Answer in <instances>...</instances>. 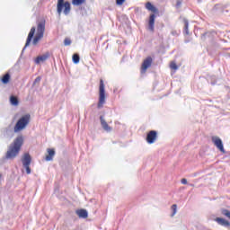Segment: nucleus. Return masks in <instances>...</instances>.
Listing matches in <instances>:
<instances>
[{
	"label": "nucleus",
	"mask_w": 230,
	"mask_h": 230,
	"mask_svg": "<svg viewBox=\"0 0 230 230\" xmlns=\"http://www.w3.org/2000/svg\"><path fill=\"white\" fill-rule=\"evenodd\" d=\"M23 142L24 139L22 137H16L9 146V148L5 154V159H15V157L19 155V152H21V146H22Z\"/></svg>",
	"instance_id": "1"
},
{
	"label": "nucleus",
	"mask_w": 230,
	"mask_h": 230,
	"mask_svg": "<svg viewBox=\"0 0 230 230\" xmlns=\"http://www.w3.org/2000/svg\"><path fill=\"white\" fill-rule=\"evenodd\" d=\"M44 31H46V20L42 19L37 24V33L32 41L34 46H37L40 39L44 37Z\"/></svg>",
	"instance_id": "2"
},
{
	"label": "nucleus",
	"mask_w": 230,
	"mask_h": 230,
	"mask_svg": "<svg viewBox=\"0 0 230 230\" xmlns=\"http://www.w3.org/2000/svg\"><path fill=\"white\" fill-rule=\"evenodd\" d=\"M57 12L58 15H61L62 12L64 15H68L71 13V3L69 1L58 0Z\"/></svg>",
	"instance_id": "3"
},
{
	"label": "nucleus",
	"mask_w": 230,
	"mask_h": 230,
	"mask_svg": "<svg viewBox=\"0 0 230 230\" xmlns=\"http://www.w3.org/2000/svg\"><path fill=\"white\" fill-rule=\"evenodd\" d=\"M31 116L30 114H26L19 119L14 126V132H21V130H24L26 127L30 124Z\"/></svg>",
	"instance_id": "4"
},
{
	"label": "nucleus",
	"mask_w": 230,
	"mask_h": 230,
	"mask_svg": "<svg viewBox=\"0 0 230 230\" xmlns=\"http://www.w3.org/2000/svg\"><path fill=\"white\" fill-rule=\"evenodd\" d=\"M103 105H105V84L103 83V79H101L99 85V102L97 107L98 109H102Z\"/></svg>",
	"instance_id": "5"
},
{
	"label": "nucleus",
	"mask_w": 230,
	"mask_h": 230,
	"mask_svg": "<svg viewBox=\"0 0 230 230\" xmlns=\"http://www.w3.org/2000/svg\"><path fill=\"white\" fill-rule=\"evenodd\" d=\"M212 143L217 146V150L219 152H222V154H226V149L224 148V143H222V139L218 137H212Z\"/></svg>",
	"instance_id": "6"
},
{
	"label": "nucleus",
	"mask_w": 230,
	"mask_h": 230,
	"mask_svg": "<svg viewBox=\"0 0 230 230\" xmlns=\"http://www.w3.org/2000/svg\"><path fill=\"white\" fill-rule=\"evenodd\" d=\"M157 139V131L155 130H151L147 133L146 136V142L149 145H152L154 143H155V140Z\"/></svg>",
	"instance_id": "7"
},
{
	"label": "nucleus",
	"mask_w": 230,
	"mask_h": 230,
	"mask_svg": "<svg viewBox=\"0 0 230 230\" xmlns=\"http://www.w3.org/2000/svg\"><path fill=\"white\" fill-rule=\"evenodd\" d=\"M150 66H152V57H147L142 64V73H146V70L148 67H150Z\"/></svg>",
	"instance_id": "8"
},
{
	"label": "nucleus",
	"mask_w": 230,
	"mask_h": 230,
	"mask_svg": "<svg viewBox=\"0 0 230 230\" xmlns=\"http://www.w3.org/2000/svg\"><path fill=\"white\" fill-rule=\"evenodd\" d=\"M100 121H101L102 128H103V130H105V132L112 131V128H111V126H109V124L107 123V121L105 120L103 116L100 117Z\"/></svg>",
	"instance_id": "9"
},
{
	"label": "nucleus",
	"mask_w": 230,
	"mask_h": 230,
	"mask_svg": "<svg viewBox=\"0 0 230 230\" xmlns=\"http://www.w3.org/2000/svg\"><path fill=\"white\" fill-rule=\"evenodd\" d=\"M35 31H36V28L32 27L29 32L25 46L23 48V49H26V48H28V46H30V42H31V39H33V36L35 35Z\"/></svg>",
	"instance_id": "10"
},
{
	"label": "nucleus",
	"mask_w": 230,
	"mask_h": 230,
	"mask_svg": "<svg viewBox=\"0 0 230 230\" xmlns=\"http://www.w3.org/2000/svg\"><path fill=\"white\" fill-rule=\"evenodd\" d=\"M22 166H28L31 164V156L30 155V154L25 153L23 155V156L22 157Z\"/></svg>",
	"instance_id": "11"
},
{
	"label": "nucleus",
	"mask_w": 230,
	"mask_h": 230,
	"mask_svg": "<svg viewBox=\"0 0 230 230\" xmlns=\"http://www.w3.org/2000/svg\"><path fill=\"white\" fill-rule=\"evenodd\" d=\"M155 25V14H151L149 16V22H148V29L150 31H154Z\"/></svg>",
	"instance_id": "12"
},
{
	"label": "nucleus",
	"mask_w": 230,
	"mask_h": 230,
	"mask_svg": "<svg viewBox=\"0 0 230 230\" xmlns=\"http://www.w3.org/2000/svg\"><path fill=\"white\" fill-rule=\"evenodd\" d=\"M75 213L79 218H87V217H89V213L84 208L76 210Z\"/></svg>",
	"instance_id": "13"
},
{
	"label": "nucleus",
	"mask_w": 230,
	"mask_h": 230,
	"mask_svg": "<svg viewBox=\"0 0 230 230\" xmlns=\"http://www.w3.org/2000/svg\"><path fill=\"white\" fill-rule=\"evenodd\" d=\"M215 220L217 222L219 226H223V227H229L230 226L229 221L226 220L225 218L217 217Z\"/></svg>",
	"instance_id": "14"
},
{
	"label": "nucleus",
	"mask_w": 230,
	"mask_h": 230,
	"mask_svg": "<svg viewBox=\"0 0 230 230\" xmlns=\"http://www.w3.org/2000/svg\"><path fill=\"white\" fill-rule=\"evenodd\" d=\"M47 152L49 155L45 157V160L53 161V157H55V149L48 148Z\"/></svg>",
	"instance_id": "15"
},
{
	"label": "nucleus",
	"mask_w": 230,
	"mask_h": 230,
	"mask_svg": "<svg viewBox=\"0 0 230 230\" xmlns=\"http://www.w3.org/2000/svg\"><path fill=\"white\" fill-rule=\"evenodd\" d=\"M49 58V54H44V55L39 56L35 59V64H40V62H46V60H48Z\"/></svg>",
	"instance_id": "16"
},
{
	"label": "nucleus",
	"mask_w": 230,
	"mask_h": 230,
	"mask_svg": "<svg viewBox=\"0 0 230 230\" xmlns=\"http://www.w3.org/2000/svg\"><path fill=\"white\" fill-rule=\"evenodd\" d=\"M183 24H184V30H183V33H185V35H190V22H188V19L183 18Z\"/></svg>",
	"instance_id": "17"
},
{
	"label": "nucleus",
	"mask_w": 230,
	"mask_h": 230,
	"mask_svg": "<svg viewBox=\"0 0 230 230\" xmlns=\"http://www.w3.org/2000/svg\"><path fill=\"white\" fill-rule=\"evenodd\" d=\"M146 10H149V12H153L154 13H157V8H155V6H154V4H152V3L147 2L146 4Z\"/></svg>",
	"instance_id": "18"
},
{
	"label": "nucleus",
	"mask_w": 230,
	"mask_h": 230,
	"mask_svg": "<svg viewBox=\"0 0 230 230\" xmlns=\"http://www.w3.org/2000/svg\"><path fill=\"white\" fill-rule=\"evenodd\" d=\"M10 103L11 105H14V107H17V105H19V99H17L16 96L12 95L10 97Z\"/></svg>",
	"instance_id": "19"
},
{
	"label": "nucleus",
	"mask_w": 230,
	"mask_h": 230,
	"mask_svg": "<svg viewBox=\"0 0 230 230\" xmlns=\"http://www.w3.org/2000/svg\"><path fill=\"white\" fill-rule=\"evenodd\" d=\"M87 0H72V4L74 6H81V4H84Z\"/></svg>",
	"instance_id": "20"
},
{
	"label": "nucleus",
	"mask_w": 230,
	"mask_h": 230,
	"mask_svg": "<svg viewBox=\"0 0 230 230\" xmlns=\"http://www.w3.org/2000/svg\"><path fill=\"white\" fill-rule=\"evenodd\" d=\"M10 82V74L6 73L5 75H4V76L2 77V83L6 84Z\"/></svg>",
	"instance_id": "21"
},
{
	"label": "nucleus",
	"mask_w": 230,
	"mask_h": 230,
	"mask_svg": "<svg viewBox=\"0 0 230 230\" xmlns=\"http://www.w3.org/2000/svg\"><path fill=\"white\" fill-rule=\"evenodd\" d=\"M171 209L172 211V213L171 214V217H175V215H177V204H173L171 207Z\"/></svg>",
	"instance_id": "22"
},
{
	"label": "nucleus",
	"mask_w": 230,
	"mask_h": 230,
	"mask_svg": "<svg viewBox=\"0 0 230 230\" xmlns=\"http://www.w3.org/2000/svg\"><path fill=\"white\" fill-rule=\"evenodd\" d=\"M73 62H74V64H78V62H80V55L74 54L73 55Z\"/></svg>",
	"instance_id": "23"
},
{
	"label": "nucleus",
	"mask_w": 230,
	"mask_h": 230,
	"mask_svg": "<svg viewBox=\"0 0 230 230\" xmlns=\"http://www.w3.org/2000/svg\"><path fill=\"white\" fill-rule=\"evenodd\" d=\"M170 67H171V69H173L174 71H177V69H179V66H177V64L173 61L171 62Z\"/></svg>",
	"instance_id": "24"
},
{
	"label": "nucleus",
	"mask_w": 230,
	"mask_h": 230,
	"mask_svg": "<svg viewBox=\"0 0 230 230\" xmlns=\"http://www.w3.org/2000/svg\"><path fill=\"white\" fill-rule=\"evenodd\" d=\"M222 215H224L225 217H226L227 218L230 219V211L227 209H223L222 210Z\"/></svg>",
	"instance_id": "25"
},
{
	"label": "nucleus",
	"mask_w": 230,
	"mask_h": 230,
	"mask_svg": "<svg viewBox=\"0 0 230 230\" xmlns=\"http://www.w3.org/2000/svg\"><path fill=\"white\" fill-rule=\"evenodd\" d=\"M23 168H25L27 175L31 173V168H30V165H23Z\"/></svg>",
	"instance_id": "26"
},
{
	"label": "nucleus",
	"mask_w": 230,
	"mask_h": 230,
	"mask_svg": "<svg viewBox=\"0 0 230 230\" xmlns=\"http://www.w3.org/2000/svg\"><path fill=\"white\" fill-rule=\"evenodd\" d=\"M64 44L65 46H71V40L68 38L65 39Z\"/></svg>",
	"instance_id": "27"
},
{
	"label": "nucleus",
	"mask_w": 230,
	"mask_h": 230,
	"mask_svg": "<svg viewBox=\"0 0 230 230\" xmlns=\"http://www.w3.org/2000/svg\"><path fill=\"white\" fill-rule=\"evenodd\" d=\"M125 3V0H116V4H118L119 6H121V4H123Z\"/></svg>",
	"instance_id": "28"
},
{
	"label": "nucleus",
	"mask_w": 230,
	"mask_h": 230,
	"mask_svg": "<svg viewBox=\"0 0 230 230\" xmlns=\"http://www.w3.org/2000/svg\"><path fill=\"white\" fill-rule=\"evenodd\" d=\"M181 184H188V180L183 178V179H181Z\"/></svg>",
	"instance_id": "29"
},
{
	"label": "nucleus",
	"mask_w": 230,
	"mask_h": 230,
	"mask_svg": "<svg viewBox=\"0 0 230 230\" xmlns=\"http://www.w3.org/2000/svg\"><path fill=\"white\" fill-rule=\"evenodd\" d=\"M39 82H40V77H37V78L34 80V84H39Z\"/></svg>",
	"instance_id": "30"
},
{
	"label": "nucleus",
	"mask_w": 230,
	"mask_h": 230,
	"mask_svg": "<svg viewBox=\"0 0 230 230\" xmlns=\"http://www.w3.org/2000/svg\"><path fill=\"white\" fill-rule=\"evenodd\" d=\"M181 1H178L176 4V8H179L181 6Z\"/></svg>",
	"instance_id": "31"
},
{
	"label": "nucleus",
	"mask_w": 230,
	"mask_h": 230,
	"mask_svg": "<svg viewBox=\"0 0 230 230\" xmlns=\"http://www.w3.org/2000/svg\"><path fill=\"white\" fill-rule=\"evenodd\" d=\"M190 186H192V187H193V186H195V185H194L193 183H190Z\"/></svg>",
	"instance_id": "32"
}]
</instances>
